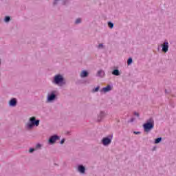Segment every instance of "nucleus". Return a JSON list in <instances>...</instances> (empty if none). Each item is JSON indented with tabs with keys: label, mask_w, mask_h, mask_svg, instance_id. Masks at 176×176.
Wrapping results in <instances>:
<instances>
[{
	"label": "nucleus",
	"mask_w": 176,
	"mask_h": 176,
	"mask_svg": "<svg viewBox=\"0 0 176 176\" xmlns=\"http://www.w3.org/2000/svg\"><path fill=\"white\" fill-rule=\"evenodd\" d=\"M153 127H155V121H153V119L152 118H150L143 124V129L145 133H149L151 130L153 129Z\"/></svg>",
	"instance_id": "obj_1"
},
{
	"label": "nucleus",
	"mask_w": 176,
	"mask_h": 176,
	"mask_svg": "<svg viewBox=\"0 0 176 176\" xmlns=\"http://www.w3.org/2000/svg\"><path fill=\"white\" fill-rule=\"evenodd\" d=\"M30 123H28L27 126H28V129H32V127H34V126H39V120H36V118H35V117H32L30 118Z\"/></svg>",
	"instance_id": "obj_2"
},
{
	"label": "nucleus",
	"mask_w": 176,
	"mask_h": 176,
	"mask_svg": "<svg viewBox=\"0 0 176 176\" xmlns=\"http://www.w3.org/2000/svg\"><path fill=\"white\" fill-rule=\"evenodd\" d=\"M54 82L56 85H60V83H63V82H64V78L61 75H56L54 77Z\"/></svg>",
	"instance_id": "obj_3"
},
{
	"label": "nucleus",
	"mask_w": 176,
	"mask_h": 176,
	"mask_svg": "<svg viewBox=\"0 0 176 176\" xmlns=\"http://www.w3.org/2000/svg\"><path fill=\"white\" fill-rule=\"evenodd\" d=\"M112 142V135L109 136V138H104L102 140V143L103 144V145L107 146V145H109V144H111Z\"/></svg>",
	"instance_id": "obj_4"
},
{
	"label": "nucleus",
	"mask_w": 176,
	"mask_h": 176,
	"mask_svg": "<svg viewBox=\"0 0 176 176\" xmlns=\"http://www.w3.org/2000/svg\"><path fill=\"white\" fill-rule=\"evenodd\" d=\"M54 100H56V92L52 91L47 95V101L50 102L51 101H54Z\"/></svg>",
	"instance_id": "obj_5"
},
{
	"label": "nucleus",
	"mask_w": 176,
	"mask_h": 176,
	"mask_svg": "<svg viewBox=\"0 0 176 176\" xmlns=\"http://www.w3.org/2000/svg\"><path fill=\"white\" fill-rule=\"evenodd\" d=\"M57 140H60V138L58 135H54L50 137L49 142L50 144H54Z\"/></svg>",
	"instance_id": "obj_6"
},
{
	"label": "nucleus",
	"mask_w": 176,
	"mask_h": 176,
	"mask_svg": "<svg viewBox=\"0 0 176 176\" xmlns=\"http://www.w3.org/2000/svg\"><path fill=\"white\" fill-rule=\"evenodd\" d=\"M162 52H164V53H167L168 52V42L165 41L162 44Z\"/></svg>",
	"instance_id": "obj_7"
},
{
	"label": "nucleus",
	"mask_w": 176,
	"mask_h": 176,
	"mask_svg": "<svg viewBox=\"0 0 176 176\" xmlns=\"http://www.w3.org/2000/svg\"><path fill=\"white\" fill-rule=\"evenodd\" d=\"M111 90H112V88L111 87L110 85H107L106 87L102 88V90H100V91H103L104 93H108V91H111Z\"/></svg>",
	"instance_id": "obj_8"
},
{
	"label": "nucleus",
	"mask_w": 176,
	"mask_h": 176,
	"mask_svg": "<svg viewBox=\"0 0 176 176\" xmlns=\"http://www.w3.org/2000/svg\"><path fill=\"white\" fill-rule=\"evenodd\" d=\"M17 104V100H16V99L13 98L10 101V105L11 107H16Z\"/></svg>",
	"instance_id": "obj_9"
},
{
	"label": "nucleus",
	"mask_w": 176,
	"mask_h": 176,
	"mask_svg": "<svg viewBox=\"0 0 176 176\" xmlns=\"http://www.w3.org/2000/svg\"><path fill=\"white\" fill-rule=\"evenodd\" d=\"M112 74H113V75H115L116 76H119V75H120V72H119L118 69H114V70L112 72Z\"/></svg>",
	"instance_id": "obj_10"
},
{
	"label": "nucleus",
	"mask_w": 176,
	"mask_h": 176,
	"mask_svg": "<svg viewBox=\"0 0 176 176\" xmlns=\"http://www.w3.org/2000/svg\"><path fill=\"white\" fill-rule=\"evenodd\" d=\"M87 75H88V73L86 71H82L80 74L81 78H86V76H87Z\"/></svg>",
	"instance_id": "obj_11"
},
{
	"label": "nucleus",
	"mask_w": 176,
	"mask_h": 176,
	"mask_svg": "<svg viewBox=\"0 0 176 176\" xmlns=\"http://www.w3.org/2000/svg\"><path fill=\"white\" fill-rule=\"evenodd\" d=\"M85 169L83 166H78V171H80V173H85Z\"/></svg>",
	"instance_id": "obj_12"
},
{
	"label": "nucleus",
	"mask_w": 176,
	"mask_h": 176,
	"mask_svg": "<svg viewBox=\"0 0 176 176\" xmlns=\"http://www.w3.org/2000/svg\"><path fill=\"white\" fill-rule=\"evenodd\" d=\"M104 75V72L102 70L98 71V76H102Z\"/></svg>",
	"instance_id": "obj_13"
},
{
	"label": "nucleus",
	"mask_w": 176,
	"mask_h": 176,
	"mask_svg": "<svg viewBox=\"0 0 176 176\" xmlns=\"http://www.w3.org/2000/svg\"><path fill=\"white\" fill-rule=\"evenodd\" d=\"M160 141H162V138H158L155 139V144H159V142H160Z\"/></svg>",
	"instance_id": "obj_14"
},
{
	"label": "nucleus",
	"mask_w": 176,
	"mask_h": 176,
	"mask_svg": "<svg viewBox=\"0 0 176 176\" xmlns=\"http://www.w3.org/2000/svg\"><path fill=\"white\" fill-rule=\"evenodd\" d=\"M131 63H133V58H129L127 60V64L128 65H130V64H131Z\"/></svg>",
	"instance_id": "obj_15"
},
{
	"label": "nucleus",
	"mask_w": 176,
	"mask_h": 176,
	"mask_svg": "<svg viewBox=\"0 0 176 176\" xmlns=\"http://www.w3.org/2000/svg\"><path fill=\"white\" fill-rule=\"evenodd\" d=\"M108 25L109 28H113V23H112L111 22H109Z\"/></svg>",
	"instance_id": "obj_16"
},
{
	"label": "nucleus",
	"mask_w": 176,
	"mask_h": 176,
	"mask_svg": "<svg viewBox=\"0 0 176 176\" xmlns=\"http://www.w3.org/2000/svg\"><path fill=\"white\" fill-rule=\"evenodd\" d=\"M10 21V16H6V18H5L6 23H8Z\"/></svg>",
	"instance_id": "obj_17"
},
{
	"label": "nucleus",
	"mask_w": 176,
	"mask_h": 176,
	"mask_svg": "<svg viewBox=\"0 0 176 176\" xmlns=\"http://www.w3.org/2000/svg\"><path fill=\"white\" fill-rule=\"evenodd\" d=\"M82 21V19L80 18H78L76 20V24H79Z\"/></svg>",
	"instance_id": "obj_18"
},
{
	"label": "nucleus",
	"mask_w": 176,
	"mask_h": 176,
	"mask_svg": "<svg viewBox=\"0 0 176 176\" xmlns=\"http://www.w3.org/2000/svg\"><path fill=\"white\" fill-rule=\"evenodd\" d=\"M99 89H100V87H97L96 88H95V89L93 90V91H94V93H96V92L98 91Z\"/></svg>",
	"instance_id": "obj_19"
},
{
	"label": "nucleus",
	"mask_w": 176,
	"mask_h": 176,
	"mask_svg": "<svg viewBox=\"0 0 176 176\" xmlns=\"http://www.w3.org/2000/svg\"><path fill=\"white\" fill-rule=\"evenodd\" d=\"M41 146H42L41 145V144H37L36 145V149H39V148H41Z\"/></svg>",
	"instance_id": "obj_20"
},
{
	"label": "nucleus",
	"mask_w": 176,
	"mask_h": 176,
	"mask_svg": "<svg viewBox=\"0 0 176 176\" xmlns=\"http://www.w3.org/2000/svg\"><path fill=\"white\" fill-rule=\"evenodd\" d=\"M35 151V148H30V150H29V152L30 153H32V152H34Z\"/></svg>",
	"instance_id": "obj_21"
},
{
	"label": "nucleus",
	"mask_w": 176,
	"mask_h": 176,
	"mask_svg": "<svg viewBox=\"0 0 176 176\" xmlns=\"http://www.w3.org/2000/svg\"><path fill=\"white\" fill-rule=\"evenodd\" d=\"M133 133H135V134H141V132H140V131H134Z\"/></svg>",
	"instance_id": "obj_22"
},
{
	"label": "nucleus",
	"mask_w": 176,
	"mask_h": 176,
	"mask_svg": "<svg viewBox=\"0 0 176 176\" xmlns=\"http://www.w3.org/2000/svg\"><path fill=\"white\" fill-rule=\"evenodd\" d=\"M65 142V140L63 139V140H60V144H63Z\"/></svg>",
	"instance_id": "obj_23"
},
{
	"label": "nucleus",
	"mask_w": 176,
	"mask_h": 176,
	"mask_svg": "<svg viewBox=\"0 0 176 176\" xmlns=\"http://www.w3.org/2000/svg\"><path fill=\"white\" fill-rule=\"evenodd\" d=\"M134 115L135 116H140V114L138 113H137V112H135V113H134Z\"/></svg>",
	"instance_id": "obj_24"
},
{
	"label": "nucleus",
	"mask_w": 176,
	"mask_h": 176,
	"mask_svg": "<svg viewBox=\"0 0 176 176\" xmlns=\"http://www.w3.org/2000/svg\"><path fill=\"white\" fill-rule=\"evenodd\" d=\"M102 46H103L102 44H101V43L99 44V45H98L99 49L101 48V47H102Z\"/></svg>",
	"instance_id": "obj_25"
}]
</instances>
